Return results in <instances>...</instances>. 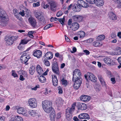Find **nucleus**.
<instances>
[{"mask_svg":"<svg viewBox=\"0 0 121 121\" xmlns=\"http://www.w3.org/2000/svg\"><path fill=\"white\" fill-rule=\"evenodd\" d=\"M44 111L47 113H50L49 117L51 121H55L56 117L55 111L52 106L43 108Z\"/></svg>","mask_w":121,"mask_h":121,"instance_id":"1","label":"nucleus"},{"mask_svg":"<svg viewBox=\"0 0 121 121\" xmlns=\"http://www.w3.org/2000/svg\"><path fill=\"white\" fill-rule=\"evenodd\" d=\"M30 49V48H29L23 52V54L20 58V60L22 61L21 62H22L23 64H25L26 65L28 64L27 62L30 58V56L27 55L28 53V52H27Z\"/></svg>","mask_w":121,"mask_h":121,"instance_id":"2","label":"nucleus"},{"mask_svg":"<svg viewBox=\"0 0 121 121\" xmlns=\"http://www.w3.org/2000/svg\"><path fill=\"white\" fill-rule=\"evenodd\" d=\"M18 38L17 36H6L5 37L4 39L6 42V44L10 46L13 44L14 41L16 40Z\"/></svg>","mask_w":121,"mask_h":121,"instance_id":"3","label":"nucleus"},{"mask_svg":"<svg viewBox=\"0 0 121 121\" xmlns=\"http://www.w3.org/2000/svg\"><path fill=\"white\" fill-rule=\"evenodd\" d=\"M29 106L31 108H36L37 106V101L36 99L34 98L29 99L28 101Z\"/></svg>","mask_w":121,"mask_h":121,"instance_id":"4","label":"nucleus"},{"mask_svg":"<svg viewBox=\"0 0 121 121\" xmlns=\"http://www.w3.org/2000/svg\"><path fill=\"white\" fill-rule=\"evenodd\" d=\"M79 27V24L77 22H74L72 23L70 28V29H72L71 30H70V29H69L68 26L67 27L68 28V31L69 33L71 34L73 32V31H76L78 29Z\"/></svg>","mask_w":121,"mask_h":121,"instance_id":"5","label":"nucleus"},{"mask_svg":"<svg viewBox=\"0 0 121 121\" xmlns=\"http://www.w3.org/2000/svg\"><path fill=\"white\" fill-rule=\"evenodd\" d=\"M52 69V71L54 73L57 75H59V67L57 62H54L53 63Z\"/></svg>","mask_w":121,"mask_h":121,"instance_id":"6","label":"nucleus"},{"mask_svg":"<svg viewBox=\"0 0 121 121\" xmlns=\"http://www.w3.org/2000/svg\"><path fill=\"white\" fill-rule=\"evenodd\" d=\"M73 82H74L73 85V87L75 89H78L80 87L82 82V79L81 78H80L79 79H75L74 81L73 79Z\"/></svg>","mask_w":121,"mask_h":121,"instance_id":"7","label":"nucleus"},{"mask_svg":"<svg viewBox=\"0 0 121 121\" xmlns=\"http://www.w3.org/2000/svg\"><path fill=\"white\" fill-rule=\"evenodd\" d=\"M81 75V73L80 71L78 69H75L73 72V79L74 81L75 79H79Z\"/></svg>","mask_w":121,"mask_h":121,"instance_id":"8","label":"nucleus"},{"mask_svg":"<svg viewBox=\"0 0 121 121\" xmlns=\"http://www.w3.org/2000/svg\"><path fill=\"white\" fill-rule=\"evenodd\" d=\"M42 105L43 108L52 106V103L50 101L45 100L42 101Z\"/></svg>","mask_w":121,"mask_h":121,"instance_id":"9","label":"nucleus"},{"mask_svg":"<svg viewBox=\"0 0 121 121\" xmlns=\"http://www.w3.org/2000/svg\"><path fill=\"white\" fill-rule=\"evenodd\" d=\"M87 78L89 80L95 82L96 81L97 78L92 73H87Z\"/></svg>","mask_w":121,"mask_h":121,"instance_id":"10","label":"nucleus"},{"mask_svg":"<svg viewBox=\"0 0 121 121\" xmlns=\"http://www.w3.org/2000/svg\"><path fill=\"white\" fill-rule=\"evenodd\" d=\"M28 21L32 27L35 28L37 26V22L35 19L33 17H29Z\"/></svg>","mask_w":121,"mask_h":121,"instance_id":"11","label":"nucleus"},{"mask_svg":"<svg viewBox=\"0 0 121 121\" xmlns=\"http://www.w3.org/2000/svg\"><path fill=\"white\" fill-rule=\"evenodd\" d=\"M77 3L81 7L87 8L89 6L87 3H86L85 1L82 0H78L77 1Z\"/></svg>","mask_w":121,"mask_h":121,"instance_id":"12","label":"nucleus"},{"mask_svg":"<svg viewBox=\"0 0 121 121\" xmlns=\"http://www.w3.org/2000/svg\"><path fill=\"white\" fill-rule=\"evenodd\" d=\"M17 112L19 114H22L23 115L26 116H28L25 109L24 108L22 107L18 108L17 110Z\"/></svg>","mask_w":121,"mask_h":121,"instance_id":"13","label":"nucleus"},{"mask_svg":"<svg viewBox=\"0 0 121 121\" xmlns=\"http://www.w3.org/2000/svg\"><path fill=\"white\" fill-rule=\"evenodd\" d=\"M78 117L80 119H86L88 120L90 118L89 115L86 113H83L80 114L78 115Z\"/></svg>","mask_w":121,"mask_h":121,"instance_id":"14","label":"nucleus"},{"mask_svg":"<svg viewBox=\"0 0 121 121\" xmlns=\"http://www.w3.org/2000/svg\"><path fill=\"white\" fill-rule=\"evenodd\" d=\"M42 54V51L40 50H36L33 52V56L37 58H39L41 57Z\"/></svg>","mask_w":121,"mask_h":121,"instance_id":"15","label":"nucleus"},{"mask_svg":"<svg viewBox=\"0 0 121 121\" xmlns=\"http://www.w3.org/2000/svg\"><path fill=\"white\" fill-rule=\"evenodd\" d=\"M103 60L104 63L108 65H113V60L110 57H105Z\"/></svg>","mask_w":121,"mask_h":121,"instance_id":"16","label":"nucleus"},{"mask_svg":"<svg viewBox=\"0 0 121 121\" xmlns=\"http://www.w3.org/2000/svg\"><path fill=\"white\" fill-rule=\"evenodd\" d=\"M57 3L54 1L51 2L50 4V9L52 11L55 12L56 10Z\"/></svg>","mask_w":121,"mask_h":121,"instance_id":"17","label":"nucleus"},{"mask_svg":"<svg viewBox=\"0 0 121 121\" xmlns=\"http://www.w3.org/2000/svg\"><path fill=\"white\" fill-rule=\"evenodd\" d=\"M97 77L103 86H105L106 83L102 76L100 74H99L98 75Z\"/></svg>","mask_w":121,"mask_h":121,"instance_id":"18","label":"nucleus"},{"mask_svg":"<svg viewBox=\"0 0 121 121\" xmlns=\"http://www.w3.org/2000/svg\"><path fill=\"white\" fill-rule=\"evenodd\" d=\"M92 45L95 47H98L101 46L102 44L101 41L97 39L96 40L93 42Z\"/></svg>","mask_w":121,"mask_h":121,"instance_id":"19","label":"nucleus"},{"mask_svg":"<svg viewBox=\"0 0 121 121\" xmlns=\"http://www.w3.org/2000/svg\"><path fill=\"white\" fill-rule=\"evenodd\" d=\"M80 98L82 100L85 102L88 101L90 100V96L85 95H82L80 97Z\"/></svg>","mask_w":121,"mask_h":121,"instance_id":"20","label":"nucleus"},{"mask_svg":"<svg viewBox=\"0 0 121 121\" xmlns=\"http://www.w3.org/2000/svg\"><path fill=\"white\" fill-rule=\"evenodd\" d=\"M52 82L53 85L56 86L58 84V80L57 77L55 75H52Z\"/></svg>","mask_w":121,"mask_h":121,"instance_id":"21","label":"nucleus"},{"mask_svg":"<svg viewBox=\"0 0 121 121\" xmlns=\"http://www.w3.org/2000/svg\"><path fill=\"white\" fill-rule=\"evenodd\" d=\"M78 107L79 109L82 110H86L87 108L86 104L84 103H79L78 104Z\"/></svg>","mask_w":121,"mask_h":121,"instance_id":"22","label":"nucleus"},{"mask_svg":"<svg viewBox=\"0 0 121 121\" xmlns=\"http://www.w3.org/2000/svg\"><path fill=\"white\" fill-rule=\"evenodd\" d=\"M53 55L52 53L50 52H49L46 53L45 54L44 56L46 59L48 60H50L53 57Z\"/></svg>","mask_w":121,"mask_h":121,"instance_id":"23","label":"nucleus"},{"mask_svg":"<svg viewBox=\"0 0 121 121\" xmlns=\"http://www.w3.org/2000/svg\"><path fill=\"white\" fill-rule=\"evenodd\" d=\"M95 4L96 6L101 7L104 5V1L103 0H96Z\"/></svg>","mask_w":121,"mask_h":121,"instance_id":"24","label":"nucleus"},{"mask_svg":"<svg viewBox=\"0 0 121 121\" xmlns=\"http://www.w3.org/2000/svg\"><path fill=\"white\" fill-rule=\"evenodd\" d=\"M109 17L110 19L112 20H115L117 19V17L116 14L112 12L109 13Z\"/></svg>","mask_w":121,"mask_h":121,"instance_id":"25","label":"nucleus"},{"mask_svg":"<svg viewBox=\"0 0 121 121\" xmlns=\"http://www.w3.org/2000/svg\"><path fill=\"white\" fill-rule=\"evenodd\" d=\"M81 7L78 4H75L73 6V9L75 12L79 11L81 9Z\"/></svg>","mask_w":121,"mask_h":121,"instance_id":"26","label":"nucleus"},{"mask_svg":"<svg viewBox=\"0 0 121 121\" xmlns=\"http://www.w3.org/2000/svg\"><path fill=\"white\" fill-rule=\"evenodd\" d=\"M36 68L37 72L39 74H42L43 72V71L42 68L39 65H37Z\"/></svg>","mask_w":121,"mask_h":121,"instance_id":"27","label":"nucleus"},{"mask_svg":"<svg viewBox=\"0 0 121 121\" xmlns=\"http://www.w3.org/2000/svg\"><path fill=\"white\" fill-rule=\"evenodd\" d=\"M78 35L79 36L80 38H83L85 36L86 34L85 32L83 31H81L78 32Z\"/></svg>","mask_w":121,"mask_h":121,"instance_id":"28","label":"nucleus"},{"mask_svg":"<svg viewBox=\"0 0 121 121\" xmlns=\"http://www.w3.org/2000/svg\"><path fill=\"white\" fill-rule=\"evenodd\" d=\"M29 113L30 115L33 117H35L38 115V114L36 112L35 110H31L29 112Z\"/></svg>","mask_w":121,"mask_h":121,"instance_id":"29","label":"nucleus"},{"mask_svg":"<svg viewBox=\"0 0 121 121\" xmlns=\"http://www.w3.org/2000/svg\"><path fill=\"white\" fill-rule=\"evenodd\" d=\"M72 114L66 112V119L69 121H71L72 119Z\"/></svg>","mask_w":121,"mask_h":121,"instance_id":"30","label":"nucleus"},{"mask_svg":"<svg viewBox=\"0 0 121 121\" xmlns=\"http://www.w3.org/2000/svg\"><path fill=\"white\" fill-rule=\"evenodd\" d=\"M30 40L29 39H27L26 38L24 39L21 40L20 43V45L21 44H26Z\"/></svg>","mask_w":121,"mask_h":121,"instance_id":"31","label":"nucleus"},{"mask_svg":"<svg viewBox=\"0 0 121 121\" xmlns=\"http://www.w3.org/2000/svg\"><path fill=\"white\" fill-rule=\"evenodd\" d=\"M15 121H23V119L21 116H16L13 117Z\"/></svg>","mask_w":121,"mask_h":121,"instance_id":"32","label":"nucleus"},{"mask_svg":"<svg viewBox=\"0 0 121 121\" xmlns=\"http://www.w3.org/2000/svg\"><path fill=\"white\" fill-rule=\"evenodd\" d=\"M40 82L41 83H44L46 81V79L45 77L43 76H40L39 78Z\"/></svg>","mask_w":121,"mask_h":121,"instance_id":"33","label":"nucleus"},{"mask_svg":"<svg viewBox=\"0 0 121 121\" xmlns=\"http://www.w3.org/2000/svg\"><path fill=\"white\" fill-rule=\"evenodd\" d=\"M61 83L63 85L65 86H66L68 83L67 81L64 78L61 79Z\"/></svg>","mask_w":121,"mask_h":121,"instance_id":"34","label":"nucleus"},{"mask_svg":"<svg viewBox=\"0 0 121 121\" xmlns=\"http://www.w3.org/2000/svg\"><path fill=\"white\" fill-rule=\"evenodd\" d=\"M35 17L38 19H39V17L42 16L41 13L37 12L35 13Z\"/></svg>","mask_w":121,"mask_h":121,"instance_id":"35","label":"nucleus"},{"mask_svg":"<svg viewBox=\"0 0 121 121\" xmlns=\"http://www.w3.org/2000/svg\"><path fill=\"white\" fill-rule=\"evenodd\" d=\"M35 68L33 66H32L30 68L29 70V73L30 74L32 75L34 73L35 71Z\"/></svg>","mask_w":121,"mask_h":121,"instance_id":"36","label":"nucleus"},{"mask_svg":"<svg viewBox=\"0 0 121 121\" xmlns=\"http://www.w3.org/2000/svg\"><path fill=\"white\" fill-rule=\"evenodd\" d=\"M39 19H38L40 21V22L43 24L45 23L46 22L45 19L43 16H41V17H39Z\"/></svg>","mask_w":121,"mask_h":121,"instance_id":"37","label":"nucleus"},{"mask_svg":"<svg viewBox=\"0 0 121 121\" xmlns=\"http://www.w3.org/2000/svg\"><path fill=\"white\" fill-rule=\"evenodd\" d=\"M105 38V36L104 35H99L97 37V39L101 41L104 39Z\"/></svg>","mask_w":121,"mask_h":121,"instance_id":"38","label":"nucleus"},{"mask_svg":"<svg viewBox=\"0 0 121 121\" xmlns=\"http://www.w3.org/2000/svg\"><path fill=\"white\" fill-rule=\"evenodd\" d=\"M94 40V38H90L85 41L87 43H92Z\"/></svg>","mask_w":121,"mask_h":121,"instance_id":"39","label":"nucleus"},{"mask_svg":"<svg viewBox=\"0 0 121 121\" xmlns=\"http://www.w3.org/2000/svg\"><path fill=\"white\" fill-rule=\"evenodd\" d=\"M35 32V31H29L28 32V34L27 35L28 36L31 38H33L34 37L33 34Z\"/></svg>","mask_w":121,"mask_h":121,"instance_id":"40","label":"nucleus"},{"mask_svg":"<svg viewBox=\"0 0 121 121\" xmlns=\"http://www.w3.org/2000/svg\"><path fill=\"white\" fill-rule=\"evenodd\" d=\"M40 5V2L39 1H38L36 3H33L32 4L33 7L34 8L39 7Z\"/></svg>","mask_w":121,"mask_h":121,"instance_id":"41","label":"nucleus"},{"mask_svg":"<svg viewBox=\"0 0 121 121\" xmlns=\"http://www.w3.org/2000/svg\"><path fill=\"white\" fill-rule=\"evenodd\" d=\"M12 76L14 78H17L18 77V76L14 70H12Z\"/></svg>","mask_w":121,"mask_h":121,"instance_id":"42","label":"nucleus"},{"mask_svg":"<svg viewBox=\"0 0 121 121\" xmlns=\"http://www.w3.org/2000/svg\"><path fill=\"white\" fill-rule=\"evenodd\" d=\"M20 21H22V18L21 17H20V15L19 13H17L14 15Z\"/></svg>","mask_w":121,"mask_h":121,"instance_id":"43","label":"nucleus"},{"mask_svg":"<svg viewBox=\"0 0 121 121\" xmlns=\"http://www.w3.org/2000/svg\"><path fill=\"white\" fill-rule=\"evenodd\" d=\"M53 25L52 24H49L45 26L44 28V30H46L50 27H51Z\"/></svg>","mask_w":121,"mask_h":121,"instance_id":"44","label":"nucleus"},{"mask_svg":"<svg viewBox=\"0 0 121 121\" xmlns=\"http://www.w3.org/2000/svg\"><path fill=\"white\" fill-rule=\"evenodd\" d=\"M43 62H44V64L47 66H49L50 65V63L48 60H44Z\"/></svg>","mask_w":121,"mask_h":121,"instance_id":"45","label":"nucleus"},{"mask_svg":"<svg viewBox=\"0 0 121 121\" xmlns=\"http://www.w3.org/2000/svg\"><path fill=\"white\" fill-rule=\"evenodd\" d=\"M65 20V17H63L62 18L60 19H59V21L60 22L61 24L62 25H63L64 24V22Z\"/></svg>","mask_w":121,"mask_h":121,"instance_id":"46","label":"nucleus"},{"mask_svg":"<svg viewBox=\"0 0 121 121\" xmlns=\"http://www.w3.org/2000/svg\"><path fill=\"white\" fill-rule=\"evenodd\" d=\"M116 52L117 54L120 55L121 54V48L120 47H118L117 48Z\"/></svg>","mask_w":121,"mask_h":121,"instance_id":"47","label":"nucleus"},{"mask_svg":"<svg viewBox=\"0 0 121 121\" xmlns=\"http://www.w3.org/2000/svg\"><path fill=\"white\" fill-rule=\"evenodd\" d=\"M74 111V110L72 109V108H70L69 109H67L66 110V112H68V113H69L70 114H72L73 111Z\"/></svg>","mask_w":121,"mask_h":121,"instance_id":"48","label":"nucleus"},{"mask_svg":"<svg viewBox=\"0 0 121 121\" xmlns=\"http://www.w3.org/2000/svg\"><path fill=\"white\" fill-rule=\"evenodd\" d=\"M22 75H23L24 77H28V74L26 72L24 71H22Z\"/></svg>","mask_w":121,"mask_h":121,"instance_id":"49","label":"nucleus"},{"mask_svg":"<svg viewBox=\"0 0 121 121\" xmlns=\"http://www.w3.org/2000/svg\"><path fill=\"white\" fill-rule=\"evenodd\" d=\"M86 1L89 3L93 4L95 3L96 0H86Z\"/></svg>","mask_w":121,"mask_h":121,"instance_id":"50","label":"nucleus"},{"mask_svg":"<svg viewBox=\"0 0 121 121\" xmlns=\"http://www.w3.org/2000/svg\"><path fill=\"white\" fill-rule=\"evenodd\" d=\"M58 89L59 91L58 93L59 94H62L63 92L62 89L59 86L58 87Z\"/></svg>","mask_w":121,"mask_h":121,"instance_id":"51","label":"nucleus"},{"mask_svg":"<svg viewBox=\"0 0 121 121\" xmlns=\"http://www.w3.org/2000/svg\"><path fill=\"white\" fill-rule=\"evenodd\" d=\"M76 105V103L75 102H74L73 103L72 105V107L70 108H72V109L73 110H74L75 108V106Z\"/></svg>","mask_w":121,"mask_h":121,"instance_id":"52","label":"nucleus"},{"mask_svg":"<svg viewBox=\"0 0 121 121\" xmlns=\"http://www.w3.org/2000/svg\"><path fill=\"white\" fill-rule=\"evenodd\" d=\"M111 37L112 38H114L116 37V34L115 33H112L111 35Z\"/></svg>","mask_w":121,"mask_h":121,"instance_id":"53","label":"nucleus"},{"mask_svg":"<svg viewBox=\"0 0 121 121\" xmlns=\"http://www.w3.org/2000/svg\"><path fill=\"white\" fill-rule=\"evenodd\" d=\"M19 14L22 16L23 17L25 15V11L24 10H22V11L20 12L19 13Z\"/></svg>","mask_w":121,"mask_h":121,"instance_id":"54","label":"nucleus"},{"mask_svg":"<svg viewBox=\"0 0 121 121\" xmlns=\"http://www.w3.org/2000/svg\"><path fill=\"white\" fill-rule=\"evenodd\" d=\"M78 16H73V18L75 21L78 22Z\"/></svg>","mask_w":121,"mask_h":121,"instance_id":"55","label":"nucleus"},{"mask_svg":"<svg viewBox=\"0 0 121 121\" xmlns=\"http://www.w3.org/2000/svg\"><path fill=\"white\" fill-rule=\"evenodd\" d=\"M39 85H37L36 86H35L33 88H32V90H36L37 88H39Z\"/></svg>","mask_w":121,"mask_h":121,"instance_id":"56","label":"nucleus"},{"mask_svg":"<svg viewBox=\"0 0 121 121\" xmlns=\"http://www.w3.org/2000/svg\"><path fill=\"white\" fill-rule=\"evenodd\" d=\"M23 77H24L22 75H21L20 76L19 78L20 80L22 81L24 80L25 79Z\"/></svg>","mask_w":121,"mask_h":121,"instance_id":"57","label":"nucleus"},{"mask_svg":"<svg viewBox=\"0 0 121 121\" xmlns=\"http://www.w3.org/2000/svg\"><path fill=\"white\" fill-rule=\"evenodd\" d=\"M13 14L14 15L18 13V10L17 9H13Z\"/></svg>","mask_w":121,"mask_h":121,"instance_id":"58","label":"nucleus"},{"mask_svg":"<svg viewBox=\"0 0 121 121\" xmlns=\"http://www.w3.org/2000/svg\"><path fill=\"white\" fill-rule=\"evenodd\" d=\"M78 22L81 21L82 19V17L80 16H78Z\"/></svg>","mask_w":121,"mask_h":121,"instance_id":"59","label":"nucleus"},{"mask_svg":"<svg viewBox=\"0 0 121 121\" xmlns=\"http://www.w3.org/2000/svg\"><path fill=\"white\" fill-rule=\"evenodd\" d=\"M83 52L85 53L86 54V55H88L90 54V52L89 51L87 50H84L83 51Z\"/></svg>","mask_w":121,"mask_h":121,"instance_id":"60","label":"nucleus"},{"mask_svg":"<svg viewBox=\"0 0 121 121\" xmlns=\"http://www.w3.org/2000/svg\"><path fill=\"white\" fill-rule=\"evenodd\" d=\"M29 3H32L34 2H36L37 1V0H26Z\"/></svg>","mask_w":121,"mask_h":121,"instance_id":"61","label":"nucleus"},{"mask_svg":"<svg viewBox=\"0 0 121 121\" xmlns=\"http://www.w3.org/2000/svg\"><path fill=\"white\" fill-rule=\"evenodd\" d=\"M49 71V70L48 69H47L46 71L44 73H43L42 75H43L46 76L47 75L48 72Z\"/></svg>","mask_w":121,"mask_h":121,"instance_id":"62","label":"nucleus"},{"mask_svg":"<svg viewBox=\"0 0 121 121\" xmlns=\"http://www.w3.org/2000/svg\"><path fill=\"white\" fill-rule=\"evenodd\" d=\"M5 118L4 116L0 117V121H4Z\"/></svg>","mask_w":121,"mask_h":121,"instance_id":"63","label":"nucleus"},{"mask_svg":"<svg viewBox=\"0 0 121 121\" xmlns=\"http://www.w3.org/2000/svg\"><path fill=\"white\" fill-rule=\"evenodd\" d=\"M73 120L74 121H79V119L76 117H74L73 118Z\"/></svg>","mask_w":121,"mask_h":121,"instance_id":"64","label":"nucleus"}]
</instances>
